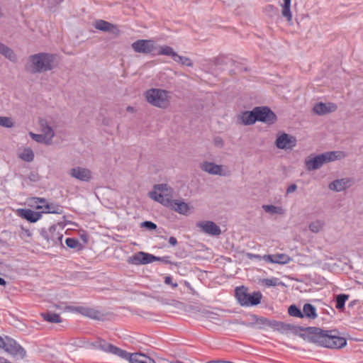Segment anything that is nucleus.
Returning <instances> with one entry per match:
<instances>
[{
  "mask_svg": "<svg viewBox=\"0 0 363 363\" xmlns=\"http://www.w3.org/2000/svg\"><path fill=\"white\" fill-rule=\"evenodd\" d=\"M173 189L167 184H160L154 186L152 191L148 192V196L167 207L172 201L173 197Z\"/></svg>",
  "mask_w": 363,
  "mask_h": 363,
  "instance_id": "0eeeda50",
  "label": "nucleus"
},
{
  "mask_svg": "<svg viewBox=\"0 0 363 363\" xmlns=\"http://www.w3.org/2000/svg\"><path fill=\"white\" fill-rule=\"evenodd\" d=\"M39 133H29L30 137L35 142L50 146L53 144L55 137L56 123L52 118L40 117L38 120Z\"/></svg>",
  "mask_w": 363,
  "mask_h": 363,
  "instance_id": "7ed1b4c3",
  "label": "nucleus"
},
{
  "mask_svg": "<svg viewBox=\"0 0 363 363\" xmlns=\"http://www.w3.org/2000/svg\"><path fill=\"white\" fill-rule=\"evenodd\" d=\"M33 201L36 203V209L42 210L44 213H61V208L55 203H48L44 199L34 198Z\"/></svg>",
  "mask_w": 363,
  "mask_h": 363,
  "instance_id": "aec40b11",
  "label": "nucleus"
},
{
  "mask_svg": "<svg viewBox=\"0 0 363 363\" xmlns=\"http://www.w3.org/2000/svg\"><path fill=\"white\" fill-rule=\"evenodd\" d=\"M41 235L46 240L48 246L62 244L63 235L57 230L56 225L50 226L48 230H42Z\"/></svg>",
  "mask_w": 363,
  "mask_h": 363,
  "instance_id": "4468645a",
  "label": "nucleus"
},
{
  "mask_svg": "<svg viewBox=\"0 0 363 363\" xmlns=\"http://www.w3.org/2000/svg\"><path fill=\"white\" fill-rule=\"evenodd\" d=\"M15 125L16 121L13 117L0 116V127L11 128Z\"/></svg>",
  "mask_w": 363,
  "mask_h": 363,
  "instance_id": "72a5a7b5",
  "label": "nucleus"
},
{
  "mask_svg": "<svg viewBox=\"0 0 363 363\" xmlns=\"http://www.w3.org/2000/svg\"><path fill=\"white\" fill-rule=\"evenodd\" d=\"M164 283L166 284H171L173 288H176L178 286V284L177 283L172 282V277L170 276L165 277Z\"/></svg>",
  "mask_w": 363,
  "mask_h": 363,
  "instance_id": "79ce46f5",
  "label": "nucleus"
},
{
  "mask_svg": "<svg viewBox=\"0 0 363 363\" xmlns=\"http://www.w3.org/2000/svg\"><path fill=\"white\" fill-rule=\"evenodd\" d=\"M281 6L282 16L285 18V21H291L292 18L291 13V0H282Z\"/></svg>",
  "mask_w": 363,
  "mask_h": 363,
  "instance_id": "c756f323",
  "label": "nucleus"
},
{
  "mask_svg": "<svg viewBox=\"0 0 363 363\" xmlns=\"http://www.w3.org/2000/svg\"><path fill=\"white\" fill-rule=\"evenodd\" d=\"M30 179L32 181H37L38 179V176L35 175V174H32V175H30Z\"/></svg>",
  "mask_w": 363,
  "mask_h": 363,
  "instance_id": "09e8293b",
  "label": "nucleus"
},
{
  "mask_svg": "<svg viewBox=\"0 0 363 363\" xmlns=\"http://www.w3.org/2000/svg\"><path fill=\"white\" fill-rule=\"evenodd\" d=\"M337 105L333 103H318L313 106V111L320 116L325 115L337 110Z\"/></svg>",
  "mask_w": 363,
  "mask_h": 363,
  "instance_id": "5701e85b",
  "label": "nucleus"
},
{
  "mask_svg": "<svg viewBox=\"0 0 363 363\" xmlns=\"http://www.w3.org/2000/svg\"><path fill=\"white\" fill-rule=\"evenodd\" d=\"M141 227H145L149 230H155L157 228L156 224L151 221H145L141 223Z\"/></svg>",
  "mask_w": 363,
  "mask_h": 363,
  "instance_id": "a19ab883",
  "label": "nucleus"
},
{
  "mask_svg": "<svg viewBox=\"0 0 363 363\" xmlns=\"http://www.w3.org/2000/svg\"><path fill=\"white\" fill-rule=\"evenodd\" d=\"M262 260L274 264H285L289 263L291 259L286 254L266 255L262 256Z\"/></svg>",
  "mask_w": 363,
  "mask_h": 363,
  "instance_id": "4be33fe9",
  "label": "nucleus"
},
{
  "mask_svg": "<svg viewBox=\"0 0 363 363\" xmlns=\"http://www.w3.org/2000/svg\"><path fill=\"white\" fill-rule=\"evenodd\" d=\"M6 284V281L3 278L0 277V285L5 286Z\"/></svg>",
  "mask_w": 363,
  "mask_h": 363,
  "instance_id": "3c124183",
  "label": "nucleus"
},
{
  "mask_svg": "<svg viewBox=\"0 0 363 363\" xmlns=\"http://www.w3.org/2000/svg\"><path fill=\"white\" fill-rule=\"evenodd\" d=\"M200 232L211 236H218L221 234L220 228L211 220H199L196 223Z\"/></svg>",
  "mask_w": 363,
  "mask_h": 363,
  "instance_id": "f3484780",
  "label": "nucleus"
},
{
  "mask_svg": "<svg viewBox=\"0 0 363 363\" xmlns=\"http://www.w3.org/2000/svg\"><path fill=\"white\" fill-rule=\"evenodd\" d=\"M256 122L254 109L251 111H244L238 116V123L244 125H252Z\"/></svg>",
  "mask_w": 363,
  "mask_h": 363,
  "instance_id": "b1692460",
  "label": "nucleus"
},
{
  "mask_svg": "<svg viewBox=\"0 0 363 363\" xmlns=\"http://www.w3.org/2000/svg\"><path fill=\"white\" fill-rule=\"evenodd\" d=\"M288 312L291 316L296 318H303V313L295 305L290 306L288 309Z\"/></svg>",
  "mask_w": 363,
  "mask_h": 363,
  "instance_id": "4c0bfd02",
  "label": "nucleus"
},
{
  "mask_svg": "<svg viewBox=\"0 0 363 363\" xmlns=\"http://www.w3.org/2000/svg\"><path fill=\"white\" fill-rule=\"evenodd\" d=\"M262 284L266 286H275L280 284L279 279L272 277L269 279H264L262 280Z\"/></svg>",
  "mask_w": 363,
  "mask_h": 363,
  "instance_id": "ea45409f",
  "label": "nucleus"
},
{
  "mask_svg": "<svg viewBox=\"0 0 363 363\" xmlns=\"http://www.w3.org/2000/svg\"><path fill=\"white\" fill-rule=\"evenodd\" d=\"M296 189H297V186L296 184H291L287 188L286 193L287 194L293 193L296 190Z\"/></svg>",
  "mask_w": 363,
  "mask_h": 363,
  "instance_id": "37998d69",
  "label": "nucleus"
},
{
  "mask_svg": "<svg viewBox=\"0 0 363 363\" xmlns=\"http://www.w3.org/2000/svg\"><path fill=\"white\" fill-rule=\"evenodd\" d=\"M68 175L82 182H90L94 179L92 171L82 166H74L68 170Z\"/></svg>",
  "mask_w": 363,
  "mask_h": 363,
  "instance_id": "f8f14e48",
  "label": "nucleus"
},
{
  "mask_svg": "<svg viewBox=\"0 0 363 363\" xmlns=\"http://www.w3.org/2000/svg\"><path fill=\"white\" fill-rule=\"evenodd\" d=\"M303 317L314 319L317 317L315 308L310 303H306L303 308Z\"/></svg>",
  "mask_w": 363,
  "mask_h": 363,
  "instance_id": "473e14b6",
  "label": "nucleus"
},
{
  "mask_svg": "<svg viewBox=\"0 0 363 363\" xmlns=\"http://www.w3.org/2000/svg\"><path fill=\"white\" fill-rule=\"evenodd\" d=\"M2 360H3V359H2V358H1V357H0V363H4V362H2Z\"/></svg>",
  "mask_w": 363,
  "mask_h": 363,
  "instance_id": "603ef678",
  "label": "nucleus"
},
{
  "mask_svg": "<svg viewBox=\"0 0 363 363\" xmlns=\"http://www.w3.org/2000/svg\"><path fill=\"white\" fill-rule=\"evenodd\" d=\"M349 296L346 294H339L336 298V308L341 309L344 308L345 301L348 299Z\"/></svg>",
  "mask_w": 363,
  "mask_h": 363,
  "instance_id": "58836bf2",
  "label": "nucleus"
},
{
  "mask_svg": "<svg viewBox=\"0 0 363 363\" xmlns=\"http://www.w3.org/2000/svg\"><path fill=\"white\" fill-rule=\"evenodd\" d=\"M174 61H175L176 62H177L182 65H184V66H187V67L193 66V62L190 58L185 57V56H181L178 53H177V56H175Z\"/></svg>",
  "mask_w": 363,
  "mask_h": 363,
  "instance_id": "f704fd0d",
  "label": "nucleus"
},
{
  "mask_svg": "<svg viewBox=\"0 0 363 363\" xmlns=\"http://www.w3.org/2000/svg\"><path fill=\"white\" fill-rule=\"evenodd\" d=\"M155 261H162L166 263L169 262L165 258L156 257L144 252H136L128 259V262L134 265L147 264Z\"/></svg>",
  "mask_w": 363,
  "mask_h": 363,
  "instance_id": "9b49d317",
  "label": "nucleus"
},
{
  "mask_svg": "<svg viewBox=\"0 0 363 363\" xmlns=\"http://www.w3.org/2000/svg\"><path fill=\"white\" fill-rule=\"evenodd\" d=\"M169 243L172 246H175L177 244V240L174 237H170L169 239Z\"/></svg>",
  "mask_w": 363,
  "mask_h": 363,
  "instance_id": "49530a36",
  "label": "nucleus"
},
{
  "mask_svg": "<svg viewBox=\"0 0 363 363\" xmlns=\"http://www.w3.org/2000/svg\"><path fill=\"white\" fill-rule=\"evenodd\" d=\"M66 245L72 249L81 250L82 245L80 244L78 240L75 238H67L65 240Z\"/></svg>",
  "mask_w": 363,
  "mask_h": 363,
  "instance_id": "c9c22d12",
  "label": "nucleus"
},
{
  "mask_svg": "<svg viewBox=\"0 0 363 363\" xmlns=\"http://www.w3.org/2000/svg\"><path fill=\"white\" fill-rule=\"evenodd\" d=\"M172 211L179 214L189 216L194 212V206L190 203H186L184 199H173L168 205Z\"/></svg>",
  "mask_w": 363,
  "mask_h": 363,
  "instance_id": "dca6fc26",
  "label": "nucleus"
},
{
  "mask_svg": "<svg viewBox=\"0 0 363 363\" xmlns=\"http://www.w3.org/2000/svg\"><path fill=\"white\" fill-rule=\"evenodd\" d=\"M242 325L247 326V327H254L262 325H267L277 331L281 333H284L291 329V325L288 324H284L281 322H278L274 320H269L264 318H259L255 315L250 316V320L249 322L245 323L242 322Z\"/></svg>",
  "mask_w": 363,
  "mask_h": 363,
  "instance_id": "6e6552de",
  "label": "nucleus"
},
{
  "mask_svg": "<svg viewBox=\"0 0 363 363\" xmlns=\"http://www.w3.org/2000/svg\"><path fill=\"white\" fill-rule=\"evenodd\" d=\"M18 157L23 161L32 162L34 159V152L30 147H21L18 151Z\"/></svg>",
  "mask_w": 363,
  "mask_h": 363,
  "instance_id": "bb28decb",
  "label": "nucleus"
},
{
  "mask_svg": "<svg viewBox=\"0 0 363 363\" xmlns=\"http://www.w3.org/2000/svg\"><path fill=\"white\" fill-rule=\"evenodd\" d=\"M131 47L135 52L149 54L156 50L157 44L152 40H138L133 43Z\"/></svg>",
  "mask_w": 363,
  "mask_h": 363,
  "instance_id": "a211bd4d",
  "label": "nucleus"
},
{
  "mask_svg": "<svg viewBox=\"0 0 363 363\" xmlns=\"http://www.w3.org/2000/svg\"><path fill=\"white\" fill-rule=\"evenodd\" d=\"M2 338L0 337V344L2 342Z\"/></svg>",
  "mask_w": 363,
  "mask_h": 363,
  "instance_id": "864d4df0",
  "label": "nucleus"
},
{
  "mask_svg": "<svg viewBox=\"0 0 363 363\" xmlns=\"http://www.w3.org/2000/svg\"><path fill=\"white\" fill-rule=\"evenodd\" d=\"M353 184L354 181L352 179L345 177L333 181L329 184L328 188L333 191L340 192L349 189Z\"/></svg>",
  "mask_w": 363,
  "mask_h": 363,
  "instance_id": "412c9836",
  "label": "nucleus"
},
{
  "mask_svg": "<svg viewBox=\"0 0 363 363\" xmlns=\"http://www.w3.org/2000/svg\"><path fill=\"white\" fill-rule=\"evenodd\" d=\"M0 54L11 62H16L18 56L15 52L6 45L0 42Z\"/></svg>",
  "mask_w": 363,
  "mask_h": 363,
  "instance_id": "393cba45",
  "label": "nucleus"
},
{
  "mask_svg": "<svg viewBox=\"0 0 363 363\" xmlns=\"http://www.w3.org/2000/svg\"><path fill=\"white\" fill-rule=\"evenodd\" d=\"M296 143L297 140L294 136L283 132H279L277 134L274 143L278 149L287 150L295 147Z\"/></svg>",
  "mask_w": 363,
  "mask_h": 363,
  "instance_id": "ddd939ff",
  "label": "nucleus"
},
{
  "mask_svg": "<svg viewBox=\"0 0 363 363\" xmlns=\"http://www.w3.org/2000/svg\"><path fill=\"white\" fill-rule=\"evenodd\" d=\"M101 350L117 355L121 359L128 360L130 363H156L154 359L142 353H129L104 340H100L98 346Z\"/></svg>",
  "mask_w": 363,
  "mask_h": 363,
  "instance_id": "20e7f679",
  "label": "nucleus"
},
{
  "mask_svg": "<svg viewBox=\"0 0 363 363\" xmlns=\"http://www.w3.org/2000/svg\"><path fill=\"white\" fill-rule=\"evenodd\" d=\"M256 121H261L268 125L274 124L277 121L276 115L267 107H256L254 108Z\"/></svg>",
  "mask_w": 363,
  "mask_h": 363,
  "instance_id": "2eb2a0df",
  "label": "nucleus"
},
{
  "mask_svg": "<svg viewBox=\"0 0 363 363\" xmlns=\"http://www.w3.org/2000/svg\"><path fill=\"white\" fill-rule=\"evenodd\" d=\"M155 51L159 55L170 56L173 60L177 55V52H176L172 47L168 45H157V49Z\"/></svg>",
  "mask_w": 363,
  "mask_h": 363,
  "instance_id": "cd10ccee",
  "label": "nucleus"
},
{
  "mask_svg": "<svg viewBox=\"0 0 363 363\" xmlns=\"http://www.w3.org/2000/svg\"><path fill=\"white\" fill-rule=\"evenodd\" d=\"M57 66V60L55 55L38 52L28 57L25 69L30 74H40L51 71Z\"/></svg>",
  "mask_w": 363,
  "mask_h": 363,
  "instance_id": "f03ea898",
  "label": "nucleus"
},
{
  "mask_svg": "<svg viewBox=\"0 0 363 363\" xmlns=\"http://www.w3.org/2000/svg\"><path fill=\"white\" fill-rule=\"evenodd\" d=\"M201 169L211 175L219 177H228L230 175V170L225 164H218L213 162L203 161L200 164Z\"/></svg>",
  "mask_w": 363,
  "mask_h": 363,
  "instance_id": "9d476101",
  "label": "nucleus"
},
{
  "mask_svg": "<svg viewBox=\"0 0 363 363\" xmlns=\"http://www.w3.org/2000/svg\"><path fill=\"white\" fill-rule=\"evenodd\" d=\"M0 347L4 348L5 351L16 357H23L26 354L24 350L11 339L2 340Z\"/></svg>",
  "mask_w": 363,
  "mask_h": 363,
  "instance_id": "6ab92c4d",
  "label": "nucleus"
},
{
  "mask_svg": "<svg viewBox=\"0 0 363 363\" xmlns=\"http://www.w3.org/2000/svg\"><path fill=\"white\" fill-rule=\"evenodd\" d=\"M95 28L99 30L109 33L113 36L119 34V30L114 24H96Z\"/></svg>",
  "mask_w": 363,
  "mask_h": 363,
  "instance_id": "c85d7f7f",
  "label": "nucleus"
},
{
  "mask_svg": "<svg viewBox=\"0 0 363 363\" xmlns=\"http://www.w3.org/2000/svg\"><path fill=\"white\" fill-rule=\"evenodd\" d=\"M214 143L217 145V146H219V147H222L223 145V140L218 138H216L214 140Z\"/></svg>",
  "mask_w": 363,
  "mask_h": 363,
  "instance_id": "a18cd8bd",
  "label": "nucleus"
},
{
  "mask_svg": "<svg viewBox=\"0 0 363 363\" xmlns=\"http://www.w3.org/2000/svg\"><path fill=\"white\" fill-rule=\"evenodd\" d=\"M247 257L249 259H262V257H261L260 255H254V254H251V253H247Z\"/></svg>",
  "mask_w": 363,
  "mask_h": 363,
  "instance_id": "c03bdc74",
  "label": "nucleus"
},
{
  "mask_svg": "<svg viewBox=\"0 0 363 363\" xmlns=\"http://www.w3.org/2000/svg\"><path fill=\"white\" fill-rule=\"evenodd\" d=\"M299 336L317 346L338 350L347 345L345 337L337 330H324L316 327H308L301 330Z\"/></svg>",
  "mask_w": 363,
  "mask_h": 363,
  "instance_id": "f257e3e1",
  "label": "nucleus"
},
{
  "mask_svg": "<svg viewBox=\"0 0 363 363\" xmlns=\"http://www.w3.org/2000/svg\"><path fill=\"white\" fill-rule=\"evenodd\" d=\"M23 234L27 237L31 236V233L29 230H23Z\"/></svg>",
  "mask_w": 363,
  "mask_h": 363,
  "instance_id": "de8ad7c7",
  "label": "nucleus"
},
{
  "mask_svg": "<svg viewBox=\"0 0 363 363\" xmlns=\"http://www.w3.org/2000/svg\"><path fill=\"white\" fill-rule=\"evenodd\" d=\"M126 111H127L128 112L133 113V112H134V111H135V109H134V108H133V107H132V106H128V107L126 108Z\"/></svg>",
  "mask_w": 363,
  "mask_h": 363,
  "instance_id": "8fccbe9b",
  "label": "nucleus"
},
{
  "mask_svg": "<svg viewBox=\"0 0 363 363\" xmlns=\"http://www.w3.org/2000/svg\"><path fill=\"white\" fill-rule=\"evenodd\" d=\"M235 296L240 305L247 306L259 304L262 298V294L259 292L248 294L244 286L236 288Z\"/></svg>",
  "mask_w": 363,
  "mask_h": 363,
  "instance_id": "1a4fd4ad",
  "label": "nucleus"
},
{
  "mask_svg": "<svg viewBox=\"0 0 363 363\" xmlns=\"http://www.w3.org/2000/svg\"><path fill=\"white\" fill-rule=\"evenodd\" d=\"M144 98L152 106L165 110L172 103L171 92L161 88H150L144 92Z\"/></svg>",
  "mask_w": 363,
  "mask_h": 363,
  "instance_id": "39448f33",
  "label": "nucleus"
},
{
  "mask_svg": "<svg viewBox=\"0 0 363 363\" xmlns=\"http://www.w3.org/2000/svg\"><path fill=\"white\" fill-rule=\"evenodd\" d=\"M347 157L343 151L326 152L316 156H309L305 160V165L308 171L316 170L324 164L336 160H340Z\"/></svg>",
  "mask_w": 363,
  "mask_h": 363,
  "instance_id": "423d86ee",
  "label": "nucleus"
},
{
  "mask_svg": "<svg viewBox=\"0 0 363 363\" xmlns=\"http://www.w3.org/2000/svg\"><path fill=\"white\" fill-rule=\"evenodd\" d=\"M19 215L31 223H35L41 218V213L31 209H20Z\"/></svg>",
  "mask_w": 363,
  "mask_h": 363,
  "instance_id": "a878e982",
  "label": "nucleus"
},
{
  "mask_svg": "<svg viewBox=\"0 0 363 363\" xmlns=\"http://www.w3.org/2000/svg\"><path fill=\"white\" fill-rule=\"evenodd\" d=\"M101 23H106V21H101Z\"/></svg>",
  "mask_w": 363,
  "mask_h": 363,
  "instance_id": "5fc2aeb1",
  "label": "nucleus"
},
{
  "mask_svg": "<svg viewBox=\"0 0 363 363\" xmlns=\"http://www.w3.org/2000/svg\"><path fill=\"white\" fill-rule=\"evenodd\" d=\"M43 318L50 323H60L61 318L59 315L56 313H43L42 314Z\"/></svg>",
  "mask_w": 363,
  "mask_h": 363,
  "instance_id": "e433bc0d",
  "label": "nucleus"
},
{
  "mask_svg": "<svg viewBox=\"0 0 363 363\" xmlns=\"http://www.w3.org/2000/svg\"><path fill=\"white\" fill-rule=\"evenodd\" d=\"M325 226L324 220L321 219H316L311 221L308 225V229L313 233H318L320 232Z\"/></svg>",
  "mask_w": 363,
  "mask_h": 363,
  "instance_id": "2f4dec72",
  "label": "nucleus"
},
{
  "mask_svg": "<svg viewBox=\"0 0 363 363\" xmlns=\"http://www.w3.org/2000/svg\"><path fill=\"white\" fill-rule=\"evenodd\" d=\"M262 209L267 213L273 215H283L284 210L281 206L274 205L264 204L262 206Z\"/></svg>",
  "mask_w": 363,
  "mask_h": 363,
  "instance_id": "7c9ffc66",
  "label": "nucleus"
}]
</instances>
